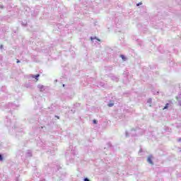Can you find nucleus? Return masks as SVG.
Returning <instances> with one entry per match:
<instances>
[{"label": "nucleus", "mask_w": 181, "mask_h": 181, "mask_svg": "<svg viewBox=\"0 0 181 181\" xmlns=\"http://www.w3.org/2000/svg\"><path fill=\"white\" fill-rule=\"evenodd\" d=\"M152 159H153V157L152 156H149L147 158V162L150 163V165H153V162L152 161Z\"/></svg>", "instance_id": "f257e3e1"}, {"label": "nucleus", "mask_w": 181, "mask_h": 181, "mask_svg": "<svg viewBox=\"0 0 181 181\" xmlns=\"http://www.w3.org/2000/svg\"><path fill=\"white\" fill-rule=\"evenodd\" d=\"M40 74L33 75V76H32L33 78H35V80H36L37 81V80H39V79H37V78L40 77Z\"/></svg>", "instance_id": "f03ea898"}, {"label": "nucleus", "mask_w": 181, "mask_h": 181, "mask_svg": "<svg viewBox=\"0 0 181 181\" xmlns=\"http://www.w3.org/2000/svg\"><path fill=\"white\" fill-rule=\"evenodd\" d=\"M168 107H169V104L167 103V104L165 105V106L163 107V110H168Z\"/></svg>", "instance_id": "7ed1b4c3"}, {"label": "nucleus", "mask_w": 181, "mask_h": 181, "mask_svg": "<svg viewBox=\"0 0 181 181\" xmlns=\"http://www.w3.org/2000/svg\"><path fill=\"white\" fill-rule=\"evenodd\" d=\"M120 57L122 59V60H125V56H124V55H120Z\"/></svg>", "instance_id": "20e7f679"}, {"label": "nucleus", "mask_w": 181, "mask_h": 181, "mask_svg": "<svg viewBox=\"0 0 181 181\" xmlns=\"http://www.w3.org/2000/svg\"><path fill=\"white\" fill-rule=\"evenodd\" d=\"M114 106V103H110L108 104V107H113Z\"/></svg>", "instance_id": "39448f33"}, {"label": "nucleus", "mask_w": 181, "mask_h": 181, "mask_svg": "<svg viewBox=\"0 0 181 181\" xmlns=\"http://www.w3.org/2000/svg\"><path fill=\"white\" fill-rule=\"evenodd\" d=\"M0 160H4V158H2V155H0Z\"/></svg>", "instance_id": "423d86ee"}, {"label": "nucleus", "mask_w": 181, "mask_h": 181, "mask_svg": "<svg viewBox=\"0 0 181 181\" xmlns=\"http://www.w3.org/2000/svg\"><path fill=\"white\" fill-rule=\"evenodd\" d=\"M139 5H142V2H140V3L137 4L136 6H139Z\"/></svg>", "instance_id": "0eeeda50"}, {"label": "nucleus", "mask_w": 181, "mask_h": 181, "mask_svg": "<svg viewBox=\"0 0 181 181\" xmlns=\"http://www.w3.org/2000/svg\"><path fill=\"white\" fill-rule=\"evenodd\" d=\"M93 124H97V120L94 119L93 120Z\"/></svg>", "instance_id": "6e6552de"}, {"label": "nucleus", "mask_w": 181, "mask_h": 181, "mask_svg": "<svg viewBox=\"0 0 181 181\" xmlns=\"http://www.w3.org/2000/svg\"><path fill=\"white\" fill-rule=\"evenodd\" d=\"M84 180H85V181H90V180H88V178H85Z\"/></svg>", "instance_id": "1a4fd4ad"}, {"label": "nucleus", "mask_w": 181, "mask_h": 181, "mask_svg": "<svg viewBox=\"0 0 181 181\" xmlns=\"http://www.w3.org/2000/svg\"><path fill=\"white\" fill-rule=\"evenodd\" d=\"M56 117L57 118V119H59L60 117H59V116H56Z\"/></svg>", "instance_id": "9d476101"}, {"label": "nucleus", "mask_w": 181, "mask_h": 181, "mask_svg": "<svg viewBox=\"0 0 181 181\" xmlns=\"http://www.w3.org/2000/svg\"><path fill=\"white\" fill-rule=\"evenodd\" d=\"M17 63H19V60L17 61Z\"/></svg>", "instance_id": "9b49d317"}]
</instances>
